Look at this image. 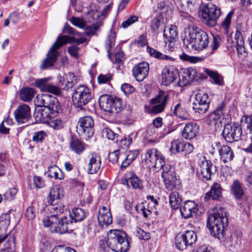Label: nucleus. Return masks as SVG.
Here are the masks:
<instances>
[{"instance_id": "obj_1", "label": "nucleus", "mask_w": 252, "mask_h": 252, "mask_svg": "<svg viewBox=\"0 0 252 252\" xmlns=\"http://www.w3.org/2000/svg\"><path fill=\"white\" fill-rule=\"evenodd\" d=\"M228 219L224 208L216 207L208 215L207 226L212 235L219 240H222L226 248H237L241 244L242 233L230 232L227 229Z\"/></svg>"}, {"instance_id": "obj_2", "label": "nucleus", "mask_w": 252, "mask_h": 252, "mask_svg": "<svg viewBox=\"0 0 252 252\" xmlns=\"http://www.w3.org/2000/svg\"><path fill=\"white\" fill-rule=\"evenodd\" d=\"M63 211V206L57 208L52 205H47L41 213L45 217L42 220L44 225L50 227L53 233L63 234L67 232L68 228L64 221V218H58V216Z\"/></svg>"}, {"instance_id": "obj_3", "label": "nucleus", "mask_w": 252, "mask_h": 252, "mask_svg": "<svg viewBox=\"0 0 252 252\" xmlns=\"http://www.w3.org/2000/svg\"><path fill=\"white\" fill-rule=\"evenodd\" d=\"M184 46L190 51H199L208 46L209 38L206 32L195 26H189L183 40Z\"/></svg>"}, {"instance_id": "obj_4", "label": "nucleus", "mask_w": 252, "mask_h": 252, "mask_svg": "<svg viewBox=\"0 0 252 252\" xmlns=\"http://www.w3.org/2000/svg\"><path fill=\"white\" fill-rule=\"evenodd\" d=\"M87 41L85 37H81L76 38L74 37H69L67 35L59 36L52 47L50 48L47 57L43 62L41 65L42 69H46L53 66L57 61L59 52L57 50L59 49L63 45L66 44L67 42H75L78 45L82 44Z\"/></svg>"}, {"instance_id": "obj_5", "label": "nucleus", "mask_w": 252, "mask_h": 252, "mask_svg": "<svg viewBox=\"0 0 252 252\" xmlns=\"http://www.w3.org/2000/svg\"><path fill=\"white\" fill-rule=\"evenodd\" d=\"M107 244L115 252H127L130 247L126 234L120 230H110L108 234Z\"/></svg>"}, {"instance_id": "obj_6", "label": "nucleus", "mask_w": 252, "mask_h": 252, "mask_svg": "<svg viewBox=\"0 0 252 252\" xmlns=\"http://www.w3.org/2000/svg\"><path fill=\"white\" fill-rule=\"evenodd\" d=\"M35 102L37 106L44 107L40 110V117L42 116L44 112L46 114L58 115L61 110V107L57 99L49 94L37 95Z\"/></svg>"}, {"instance_id": "obj_7", "label": "nucleus", "mask_w": 252, "mask_h": 252, "mask_svg": "<svg viewBox=\"0 0 252 252\" xmlns=\"http://www.w3.org/2000/svg\"><path fill=\"white\" fill-rule=\"evenodd\" d=\"M93 95L90 88L83 85L76 87L73 91L72 98L77 111H84V106L87 105L93 98Z\"/></svg>"}, {"instance_id": "obj_8", "label": "nucleus", "mask_w": 252, "mask_h": 252, "mask_svg": "<svg viewBox=\"0 0 252 252\" xmlns=\"http://www.w3.org/2000/svg\"><path fill=\"white\" fill-rule=\"evenodd\" d=\"M99 104L104 111L113 113L121 112L125 106L121 98L107 94L99 97Z\"/></svg>"}, {"instance_id": "obj_9", "label": "nucleus", "mask_w": 252, "mask_h": 252, "mask_svg": "<svg viewBox=\"0 0 252 252\" xmlns=\"http://www.w3.org/2000/svg\"><path fill=\"white\" fill-rule=\"evenodd\" d=\"M200 13L204 22L209 27H213L217 25V20L221 14L220 8L212 3L203 5Z\"/></svg>"}, {"instance_id": "obj_10", "label": "nucleus", "mask_w": 252, "mask_h": 252, "mask_svg": "<svg viewBox=\"0 0 252 252\" xmlns=\"http://www.w3.org/2000/svg\"><path fill=\"white\" fill-rule=\"evenodd\" d=\"M145 161L149 167H154L158 170H163L165 164V159L160 152L156 148L147 150L145 154Z\"/></svg>"}, {"instance_id": "obj_11", "label": "nucleus", "mask_w": 252, "mask_h": 252, "mask_svg": "<svg viewBox=\"0 0 252 252\" xmlns=\"http://www.w3.org/2000/svg\"><path fill=\"white\" fill-rule=\"evenodd\" d=\"M162 170L161 177L163 179L165 188L167 189L171 190L180 188V181L176 178L173 167L167 164L164 166Z\"/></svg>"}, {"instance_id": "obj_12", "label": "nucleus", "mask_w": 252, "mask_h": 252, "mask_svg": "<svg viewBox=\"0 0 252 252\" xmlns=\"http://www.w3.org/2000/svg\"><path fill=\"white\" fill-rule=\"evenodd\" d=\"M169 99L170 96L167 93L160 90L158 94L150 100V103L152 105L151 112L158 114L163 112Z\"/></svg>"}, {"instance_id": "obj_13", "label": "nucleus", "mask_w": 252, "mask_h": 252, "mask_svg": "<svg viewBox=\"0 0 252 252\" xmlns=\"http://www.w3.org/2000/svg\"><path fill=\"white\" fill-rule=\"evenodd\" d=\"M242 135L241 126L237 124H227L222 131V136L228 142L239 141Z\"/></svg>"}, {"instance_id": "obj_14", "label": "nucleus", "mask_w": 252, "mask_h": 252, "mask_svg": "<svg viewBox=\"0 0 252 252\" xmlns=\"http://www.w3.org/2000/svg\"><path fill=\"white\" fill-rule=\"evenodd\" d=\"M210 101L207 94L198 93L195 95V101L193 103V109L195 112L204 114L209 108Z\"/></svg>"}, {"instance_id": "obj_15", "label": "nucleus", "mask_w": 252, "mask_h": 252, "mask_svg": "<svg viewBox=\"0 0 252 252\" xmlns=\"http://www.w3.org/2000/svg\"><path fill=\"white\" fill-rule=\"evenodd\" d=\"M51 80V77L36 79L34 82V86L42 92H48L57 95H60L61 94L60 88L50 83L49 81Z\"/></svg>"}, {"instance_id": "obj_16", "label": "nucleus", "mask_w": 252, "mask_h": 252, "mask_svg": "<svg viewBox=\"0 0 252 252\" xmlns=\"http://www.w3.org/2000/svg\"><path fill=\"white\" fill-rule=\"evenodd\" d=\"M58 83L56 87L62 89L68 90L73 87L77 82V78L72 72H69L67 74H64L63 76L59 75L57 76Z\"/></svg>"}, {"instance_id": "obj_17", "label": "nucleus", "mask_w": 252, "mask_h": 252, "mask_svg": "<svg viewBox=\"0 0 252 252\" xmlns=\"http://www.w3.org/2000/svg\"><path fill=\"white\" fill-rule=\"evenodd\" d=\"M199 164L202 179L206 180H210L211 175L217 171L216 166L205 157L200 159Z\"/></svg>"}, {"instance_id": "obj_18", "label": "nucleus", "mask_w": 252, "mask_h": 252, "mask_svg": "<svg viewBox=\"0 0 252 252\" xmlns=\"http://www.w3.org/2000/svg\"><path fill=\"white\" fill-rule=\"evenodd\" d=\"M79 130L81 131L86 137H91L94 134L93 126L94 122L90 116H84L79 119L78 122Z\"/></svg>"}, {"instance_id": "obj_19", "label": "nucleus", "mask_w": 252, "mask_h": 252, "mask_svg": "<svg viewBox=\"0 0 252 252\" xmlns=\"http://www.w3.org/2000/svg\"><path fill=\"white\" fill-rule=\"evenodd\" d=\"M64 195L63 189L59 185L53 186L50 189L47 200L49 204L48 205H52L57 208L63 206L62 204H59V200L63 197Z\"/></svg>"}, {"instance_id": "obj_20", "label": "nucleus", "mask_w": 252, "mask_h": 252, "mask_svg": "<svg viewBox=\"0 0 252 252\" xmlns=\"http://www.w3.org/2000/svg\"><path fill=\"white\" fill-rule=\"evenodd\" d=\"M161 76L162 84L168 86L178 78L179 70L173 66H166L163 69Z\"/></svg>"}, {"instance_id": "obj_21", "label": "nucleus", "mask_w": 252, "mask_h": 252, "mask_svg": "<svg viewBox=\"0 0 252 252\" xmlns=\"http://www.w3.org/2000/svg\"><path fill=\"white\" fill-rule=\"evenodd\" d=\"M14 116L19 124L26 123L31 118V108L27 104L19 105L14 111Z\"/></svg>"}, {"instance_id": "obj_22", "label": "nucleus", "mask_w": 252, "mask_h": 252, "mask_svg": "<svg viewBox=\"0 0 252 252\" xmlns=\"http://www.w3.org/2000/svg\"><path fill=\"white\" fill-rule=\"evenodd\" d=\"M149 71V65L146 62H142L134 66L132 74L138 81H142L148 75Z\"/></svg>"}, {"instance_id": "obj_23", "label": "nucleus", "mask_w": 252, "mask_h": 252, "mask_svg": "<svg viewBox=\"0 0 252 252\" xmlns=\"http://www.w3.org/2000/svg\"><path fill=\"white\" fill-rule=\"evenodd\" d=\"M57 115H53L51 113L46 114V112L42 114V116L40 117V121L43 123L48 124L54 129L59 130L63 127L64 123L61 119L55 118L54 116Z\"/></svg>"}, {"instance_id": "obj_24", "label": "nucleus", "mask_w": 252, "mask_h": 252, "mask_svg": "<svg viewBox=\"0 0 252 252\" xmlns=\"http://www.w3.org/2000/svg\"><path fill=\"white\" fill-rule=\"evenodd\" d=\"M215 147L218 150L221 160L224 163L228 162L234 158L233 152L229 146L221 145L220 142H216Z\"/></svg>"}, {"instance_id": "obj_25", "label": "nucleus", "mask_w": 252, "mask_h": 252, "mask_svg": "<svg viewBox=\"0 0 252 252\" xmlns=\"http://www.w3.org/2000/svg\"><path fill=\"white\" fill-rule=\"evenodd\" d=\"M84 210L81 208H75L72 210L68 216L64 217V221L67 224L68 228L73 222L80 221L85 218Z\"/></svg>"}, {"instance_id": "obj_26", "label": "nucleus", "mask_w": 252, "mask_h": 252, "mask_svg": "<svg viewBox=\"0 0 252 252\" xmlns=\"http://www.w3.org/2000/svg\"><path fill=\"white\" fill-rule=\"evenodd\" d=\"M125 180L128 188L139 190L144 188L143 181L133 172H128L126 174Z\"/></svg>"}, {"instance_id": "obj_27", "label": "nucleus", "mask_w": 252, "mask_h": 252, "mask_svg": "<svg viewBox=\"0 0 252 252\" xmlns=\"http://www.w3.org/2000/svg\"><path fill=\"white\" fill-rule=\"evenodd\" d=\"M163 36L166 44H168L169 50H172L177 36V27L171 25L170 27L165 28L163 31Z\"/></svg>"}, {"instance_id": "obj_28", "label": "nucleus", "mask_w": 252, "mask_h": 252, "mask_svg": "<svg viewBox=\"0 0 252 252\" xmlns=\"http://www.w3.org/2000/svg\"><path fill=\"white\" fill-rule=\"evenodd\" d=\"M98 222L101 227L107 226L112 222V217L110 209L105 207H101L98 213Z\"/></svg>"}, {"instance_id": "obj_29", "label": "nucleus", "mask_w": 252, "mask_h": 252, "mask_svg": "<svg viewBox=\"0 0 252 252\" xmlns=\"http://www.w3.org/2000/svg\"><path fill=\"white\" fill-rule=\"evenodd\" d=\"M230 47L231 48H235L236 49L239 56H243L246 53L244 41L242 33L238 30L235 32L234 39Z\"/></svg>"}, {"instance_id": "obj_30", "label": "nucleus", "mask_w": 252, "mask_h": 252, "mask_svg": "<svg viewBox=\"0 0 252 252\" xmlns=\"http://www.w3.org/2000/svg\"><path fill=\"white\" fill-rule=\"evenodd\" d=\"M198 211L197 205L194 201L188 200L186 201L180 208L181 215L185 219H188L193 214H196Z\"/></svg>"}, {"instance_id": "obj_31", "label": "nucleus", "mask_w": 252, "mask_h": 252, "mask_svg": "<svg viewBox=\"0 0 252 252\" xmlns=\"http://www.w3.org/2000/svg\"><path fill=\"white\" fill-rule=\"evenodd\" d=\"M199 126L193 122H189L184 126L182 132L183 138L190 140L196 137L198 133Z\"/></svg>"}, {"instance_id": "obj_32", "label": "nucleus", "mask_w": 252, "mask_h": 252, "mask_svg": "<svg viewBox=\"0 0 252 252\" xmlns=\"http://www.w3.org/2000/svg\"><path fill=\"white\" fill-rule=\"evenodd\" d=\"M224 107V104L223 103H221L214 111L210 113L205 117V122L209 125H216L223 116Z\"/></svg>"}, {"instance_id": "obj_33", "label": "nucleus", "mask_w": 252, "mask_h": 252, "mask_svg": "<svg viewBox=\"0 0 252 252\" xmlns=\"http://www.w3.org/2000/svg\"><path fill=\"white\" fill-rule=\"evenodd\" d=\"M222 195V188L220 184L215 183L211 187L210 190L207 192L204 197V200L208 202L210 200H218Z\"/></svg>"}, {"instance_id": "obj_34", "label": "nucleus", "mask_w": 252, "mask_h": 252, "mask_svg": "<svg viewBox=\"0 0 252 252\" xmlns=\"http://www.w3.org/2000/svg\"><path fill=\"white\" fill-rule=\"evenodd\" d=\"M101 164V158L97 154H93L88 164V173L94 174L100 170Z\"/></svg>"}, {"instance_id": "obj_35", "label": "nucleus", "mask_w": 252, "mask_h": 252, "mask_svg": "<svg viewBox=\"0 0 252 252\" xmlns=\"http://www.w3.org/2000/svg\"><path fill=\"white\" fill-rule=\"evenodd\" d=\"M10 223V216L7 214H2L0 216V244L7 238L5 234Z\"/></svg>"}, {"instance_id": "obj_36", "label": "nucleus", "mask_w": 252, "mask_h": 252, "mask_svg": "<svg viewBox=\"0 0 252 252\" xmlns=\"http://www.w3.org/2000/svg\"><path fill=\"white\" fill-rule=\"evenodd\" d=\"M200 1L199 0H178V6L181 9H184V6L187 8L189 12L196 11L199 7Z\"/></svg>"}, {"instance_id": "obj_37", "label": "nucleus", "mask_w": 252, "mask_h": 252, "mask_svg": "<svg viewBox=\"0 0 252 252\" xmlns=\"http://www.w3.org/2000/svg\"><path fill=\"white\" fill-rule=\"evenodd\" d=\"M230 188L231 192L236 199H240L244 195V190L242 184L238 180L233 181Z\"/></svg>"}, {"instance_id": "obj_38", "label": "nucleus", "mask_w": 252, "mask_h": 252, "mask_svg": "<svg viewBox=\"0 0 252 252\" xmlns=\"http://www.w3.org/2000/svg\"><path fill=\"white\" fill-rule=\"evenodd\" d=\"M86 145L79 139H72L69 144L71 151L78 155L82 153L85 150Z\"/></svg>"}, {"instance_id": "obj_39", "label": "nucleus", "mask_w": 252, "mask_h": 252, "mask_svg": "<svg viewBox=\"0 0 252 252\" xmlns=\"http://www.w3.org/2000/svg\"><path fill=\"white\" fill-rule=\"evenodd\" d=\"M35 90L32 88L26 87L20 91V98L24 101L29 102L32 100L35 94Z\"/></svg>"}, {"instance_id": "obj_40", "label": "nucleus", "mask_w": 252, "mask_h": 252, "mask_svg": "<svg viewBox=\"0 0 252 252\" xmlns=\"http://www.w3.org/2000/svg\"><path fill=\"white\" fill-rule=\"evenodd\" d=\"M47 173L48 176L56 179L62 180L64 178V174L62 170L55 165L50 166Z\"/></svg>"}, {"instance_id": "obj_41", "label": "nucleus", "mask_w": 252, "mask_h": 252, "mask_svg": "<svg viewBox=\"0 0 252 252\" xmlns=\"http://www.w3.org/2000/svg\"><path fill=\"white\" fill-rule=\"evenodd\" d=\"M146 50L147 52L150 54L151 56L157 59L167 61L173 60V58L172 57L166 55H164L150 46H147Z\"/></svg>"}, {"instance_id": "obj_42", "label": "nucleus", "mask_w": 252, "mask_h": 252, "mask_svg": "<svg viewBox=\"0 0 252 252\" xmlns=\"http://www.w3.org/2000/svg\"><path fill=\"white\" fill-rule=\"evenodd\" d=\"M234 14L233 10H231L226 16L225 18L222 21L220 25V28L223 30L225 34L229 32V28L231 25V18Z\"/></svg>"}, {"instance_id": "obj_43", "label": "nucleus", "mask_w": 252, "mask_h": 252, "mask_svg": "<svg viewBox=\"0 0 252 252\" xmlns=\"http://www.w3.org/2000/svg\"><path fill=\"white\" fill-rule=\"evenodd\" d=\"M163 23V18L161 15L155 17L151 21V29L152 32L158 34L159 32V29Z\"/></svg>"}, {"instance_id": "obj_44", "label": "nucleus", "mask_w": 252, "mask_h": 252, "mask_svg": "<svg viewBox=\"0 0 252 252\" xmlns=\"http://www.w3.org/2000/svg\"><path fill=\"white\" fill-rule=\"evenodd\" d=\"M182 201V198L178 192L173 191L169 195V203L173 209H178Z\"/></svg>"}, {"instance_id": "obj_45", "label": "nucleus", "mask_w": 252, "mask_h": 252, "mask_svg": "<svg viewBox=\"0 0 252 252\" xmlns=\"http://www.w3.org/2000/svg\"><path fill=\"white\" fill-rule=\"evenodd\" d=\"M184 74L190 82L197 81L200 78V73L197 72L196 70L192 67L186 68L184 71Z\"/></svg>"}, {"instance_id": "obj_46", "label": "nucleus", "mask_w": 252, "mask_h": 252, "mask_svg": "<svg viewBox=\"0 0 252 252\" xmlns=\"http://www.w3.org/2000/svg\"><path fill=\"white\" fill-rule=\"evenodd\" d=\"M187 244L189 246L191 247L194 244L197 240V235L192 230H187L185 232L182 233Z\"/></svg>"}, {"instance_id": "obj_47", "label": "nucleus", "mask_w": 252, "mask_h": 252, "mask_svg": "<svg viewBox=\"0 0 252 252\" xmlns=\"http://www.w3.org/2000/svg\"><path fill=\"white\" fill-rule=\"evenodd\" d=\"M186 239L184 238L182 233L178 234L175 237V246L180 251L185 250L189 247Z\"/></svg>"}, {"instance_id": "obj_48", "label": "nucleus", "mask_w": 252, "mask_h": 252, "mask_svg": "<svg viewBox=\"0 0 252 252\" xmlns=\"http://www.w3.org/2000/svg\"><path fill=\"white\" fill-rule=\"evenodd\" d=\"M183 140L181 139H176L171 142L170 151L174 154L182 152Z\"/></svg>"}, {"instance_id": "obj_49", "label": "nucleus", "mask_w": 252, "mask_h": 252, "mask_svg": "<svg viewBox=\"0 0 252 252\" xmlns=\"http://www.w3.org/2000/svg\"><path fill=\"white\" fill-rule=\"evenodd\" d=\"M205 72L213 80L216 84L220 86L223 85V78L218 72L209 69H206Z\"/></svg>"}, {"instance_id": "obj_50", "label": "nucleus", "mask_w": 252, "mask_h": 252, "mask_svg": "<svg viewBox=\"0 0 252 252\" xmlns=\"http://www.w3.org/2000/svg\"><path fill=\"white\" fill-rule=\"evenodd\" d=\"M102 134L108 139L112 140L115 143L118 142V135L114 133L111 129L108 127H105L102 131Z\"/></svg>"}, {"instance_id": "obj_51", "label": "nucleus", "mask_w": 252, "mask_h": 252, "mask_svg": "<svg viewBox=\"0 0 252 252\" xmlns=\"http://www.w3.org/2000/svg\"><path fill=\"white\" fill-rule=\"evenodd\" d=\"M47 136V134L46 131L40 130L34 132L33 134L32 140L36 143L42 142L45 138Z\"/></svg>"}, {"instance_id": "obj_52", "label": "nucleus", "mask_w": 252, "mask_h": 252, "mask_svg": "<svg viewBox=\"0 0 252 252\" xmlns=\"http://www.w3.org/2000/svg\"><path fill=\"white\" fill-rule=\"evenodd\" d=\"M69 21L72 25L81 29H83L86 27V23L84 19L80 17H72Z\"/></svg>"}, {"instance_id": "obj_53", "label": "nucleus", "mask_w": 252, "mask_h": 252, "mask_svg": "<svg viewBox=\"0 0 252 252\" xmlns=\"http://www.w3.org/2000/svg\"><path fill=\"white\" fill-rule=\"evenodd\" d=\"M115 41V33H111L110 34L108 35L105 41V48L108 54H109L111 47L114 45Z\"/></svg>"}, {"instance_id": "obj_54", "label": "nucleus", "mask_w": 252, "mask_h": 252, "mask_svg": "<svg viewBox=\"0 0 252 252\" xmlns=\"http://www.w3.org/2000/svg\"><path fill=\"white\" fill-rule=\"evenodd\" d=\"M180 59L184 61H189L191 63H196L202 61V58L199 57L189 56L185 53L180 55Z\"/></svg>"}, {"instance_id": "obj_55", "label": "nucleus", "mask_w": 252, "mask_h": 252, "mask_svg": "<svg viewBox=\"0 0 252 252\" xmlns=\"http://www.w3.org/2000/svg\"><path fill=\"white\" fill-rule=\"evenodd\" d=\"M132 138L128 136L127 137H124L121 139L118 138V142L117 143L122 148H126L132 143Z\"/></svg>"}, {"instance_id": "obj_56", "label": "nucleus", "mask_w": 252, "mask_h": 252, "mask_svg": "<svg viewBox=\"0 0 252 252\" xmlns=\"http://www.w3.org/2000/svg\"><path fill=\"white\" fill-rule=\"evenodd\" d=\"M36 214V209L35 207L31 206L28 207L25 213V217L29 220L33 219Z\"/></svg>"}, {"instance_id": "obj_57", "label": "nucleus", "mask_w": 252, "mask_h": 252, "mask_svg": "<svg viewBox=\"0 0 252 252\" xmlns=\"http://www.w3.org/2000/svg\"><path fill=\"white\" fill-rule=\"evenodd\" d=\"M17 192V189L16 188H10L4 193V197L7 200H12L15 198Z\"/></svg>"}, {"instance_id": "obj_58", "label": "nucleus", "mask_w": 252, "mask_h": 252, "mask_svg": "<svg viewBox=\"0 0 252 252\" xmlns=\"http://www.w3.org/2000/svg\"><path fill=\"white\" fill-rule=\"evenodd\" d=\"M138 18L135 15H132L124 21L122 24V27L126 29L131 25L138 21Z\"/></svg>"}, {"instance_id": "obj_59", "label": "nucleus", "mask_w": 252, "mask_h": 252, "mask_svg": "<svg viewBox=\"0 0 252 252\" xmlns=\"http://www.w3.org/2000/svg\"><path fill=\"white\" fill-rule=\"evenodd\" d=\"M112 78V75L110 74H100L97 77L99 84L108 83Z\"/></svg>"}, {"instance_id": "obj_60", "label": "nucleus", "mask_w": 252, "mask_h": 252, "mask_svg": "<svg viewBox=\"0 0 252 252\" xmlns=\"http://www.w3.org/2000/svg\"><path fill=\"white\" fill-rule=\"evenodd\" d=\"M136 235L140 239L148 240L150 238V234L145 232L140 228H136Z\"/></svg>"}, {"instance_id": "obj_61", "label": "nucleus", "mask_w": 252, "mask_h": 252, "mask_svg": "<svg viewBox=\"0 0 252 252\" xmlns=\"http://www.w3.org/2000/svg\"><path fill=\"white\" fill-rule=\"evenodd\" d=\"M182 152L185 155L190 154L193 150V147L189 143L183 141Z\"/></svg>"}, {"instance_id": "obj_62", "label": "nucleus", "mask_w": 252, "mask_h": 252, "mask_svg": "<svg viewBox=\"0 0 252 252\" xmlns=\"http://www.w3.org/2000/svg\"><path fill=\"white\" fill-rule=\"evenodd\" d=\"M97 28L98 27L97 26L92 25L88 26L86 25V28L83 29L85 31L84 35L88 36H92L95 34L97 30Z\"/></svg>"}, {"instance_id": "obj_63", "label": "nucleus", "mask_w": 252, "mask_h": 252, "mask_svg": "<svg viewBox=\"0 0 252 252\" xmlns=\"http://www.w3.org/2000/svg\"><path fill=\"white\" fill-rule=\"evenodd\" d=\"M120 155L121 154H120L119 151H115L109 154V160L112 163H116L118 162L119 158H120Z\"/></svg>"}, {"instance_id": "obj_64", "label": "nucleus", "mask_w": 252, "mask_h": 252, "mask_svg": "<svg viewBox=\"0 0 252 252\" xmlns=\"http://www.w3.org/2000/svg\"><path fill=\"white\" fill-rule=\"evenodd\" d=\"M245 122L247 124V128L250 134L251 139L252 141V115L251 116H244Z\"/></svg>"}]
</instances>
